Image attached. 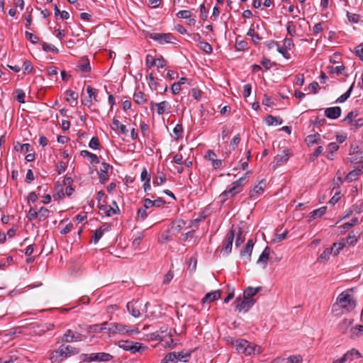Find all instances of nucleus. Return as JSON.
<instances>
[{
    "mask_svg": "<svg viewBox=\"0 0 363 363\" xmlns=\"http://www.w3.org/2000/svg\"><path fill=\"white\" fill-rule=\"evenodd\" d=\"M245 179L246 177H240L239 179L233 182L227 189L220 194V202L223 203L230 197H233L240 193L242 189Z\"/></svg>",
    "mask_w": 363,
    "mask_h": 363,
    "instance_id": "1",
    "label": "nucleus"
},
{
    "mask_svg": "<svg viewBox=\"0 0 363 363\" xmlns=\"http://www.w3.org/2000/svg\"><path fill=\"white\" fill-rule=\"evenodd\" d=\"M79 350L71 345H61L57 350H54L51 354L52 362H62L64 359L71 355L78 354Z\"/></svg>",
    "mask_w": 363,
    "mask_h": 363,
    "instance_id": "2",
    "label": "nucleus"
},
{
    "mask_svg": "<svg viewBox=\"0 0 363 363\" xmlns=\"http://www.w3.org/2000/svg\"><path fill=\"white\" fill-rule=\"evenodd\" d=\"M335 304L338 307L344 308L347 311H350L355 307L356 301L351 296L349 291H345L337 296Z\"/></svg>",
    "mask_w": 363,
    "mask_h": 363,
    "instance_id": "3",
    "label": "nucleus"
},
{
    "mask_svg": "<svg viewBox=\"0 0 363 363\" xmlns=\"http://www.w3.org/2000/svg\"><path fill=\"white\" fill-rule=\"evenodd\" d=\"M109 333L111 334H121V335H133L138 334L140 331L138 328H132L130 325H124L119 323H110L109 328H108Z\"/></svg>",
    "mask_w": 363,
    "mask_h": 363,
    "instance_id": "4",
    "label": "nucleus"
},
{
    "mask_svg": "<svg viewBox=\"0 0 363 363\" xmlns=\"http://www.w3.org/2000/svg\"><path fill=\"white\" fill-rule=\"evenodd\" d=\"M191 352H172L167 354L160 363L187 362L191 357Z\"/></svg>",
    "mask_w": 363,
    "mask_h": 363,
    "instance_id": "5",
    "label": "nucleus"
},
{
    "mask_svg": "<svg viewBox=\"0 0 363 363\" xmlns=\"http://www.w3.org/2000/svg\"><path fill=\"white\" fill-rule=\"evenodd\" d=\"M150 305L146 302L144 305L142 301H131L127 303V308L130 313L135 318L140 317L143 313L147 312V307Z\"/></svg>",
    "mask_w": 363,
    "mask_h": 363,
    "instance_id": "6",
    "label": "nucleus"
},
{
    "mask_svg": "<svg viewBox=\"0 0 363 363\" xmlns=\"http://www.w3.org/2000/svg\"><path fill=\"white\" fill-rule=\"evenodd\" d=\"M118 346L124 350L129 351L132 353L140 352L143 347V344L130 340H121L118 342Z\"/></svg>",
    "mask_w": 363,
    "mask_h": 363,
    "instance_id": "7",
    "label": "nucleus"
},
{
    "mask_svg": "<svg viewBox=\"0 0 363 363\" xmlns=\"http://www.w3.org/2000/svg\"><path fill=\"white\" fill-rule=\"evenodd\" d=\"M255 300H248L245 297H238L235 301V311L247 312L254 305Z\"/></svg>",
    "mask_w": 363,
    "mask_h": 363,
    "instance_id": "8",
    "label": "nucleus"
},
{
    "mask_svg": "<svg viewBox=\"0 0 363 363\" xmlns=\"http://www.w3.org/2000/svg\"><path fill=\"white\" fill-rule=\"evenodd\" d=\"M150 38L152 40L158 42L160 44H164L166 43H171L172 40L174 38L173 35L171 33H153L149 35Z\"/></svg>",
    "mask_w": 363,
    "mask_h": 363,
    "instance_id": "9",
    "label": "nucleus"
},
{
    "mask_svg": "<svg viewBox=\"0 0 363 363\" xmlns=\"http://www.w3.org/2000/svg\"><path fill=\"white\" fill-rule=\"evenodd\" d=\"M361 357L359 352L355 349L347 351L341 358L335 360L333 363H345L347 361H352L354 359Z\"/></svg>",
    "mask_w": 363,
    "mask_h": 363,
    "instance_id": "10",
    "label": "nucleus"
},
{
    "mask_svg": "<svg viewBox=\"0 0 363 363\" xmlns=\"http://www.w3.org/2000/svg\"><path fill=\"white\" fill-rule=\"evenodd\" d=\"M235 237V232L230 230L226 234L225 240L223 242V247L222 250L224 251L225 254L228 255L232 251L233 242Z\"/></svg>",
    "mask_w": 363,
    "mask_h": 363,
    "instance_id": "11",
    "label": "nucleus"
},
{
    "mask_svg": "<svg viewBox=\"0 0 363 363\" xmlns=\"http://www.w3.org/2000/svg\"><path fill=\"white\" fill-rule=\"evenodd\" d=\"M157 108V113L158 115L164 114L167 111L171 108L170 104L167 101H163L160 103H155L153 101L150 102V108L153 110V108Z\"/></svg>",
    "mask_w": 363,
    "mask_h": 363,
    "instance_id": "12",
    "label": "nucleus"
},
{
    "mask_svg": "<svg viewBox=\"0 0 363 363\" xmlns=\"http://www.w3.org/2000/svg\"><path fill=\"white\" fill-rule=\"evenodd\" d=\"M230 343L241 354L246 352V348L249 345V342L243 339L231 340Z\"/></svg>",
    "mask_w": 363,
    "mask_h": 363,
    "instance_id": "13",
    "label": "nucleus"
},
{
    "mask_svg": "<svg viewBox=\"0 0 363 363\" xmlns=\"http://www.w3.org/2000/svg\"><path fill=\"white\" fill-rule=\"evenodd\" d=\"M254 246V242L252 240H249L245 247L241 251L240 255L243 259H246L247 261L250 262L251 259V255Z\"/></svg>",
    "mask_w": 363,
    "mask_h": 363,
    "instance_id": "14",
    "label": "nucleus"
},
{
    "mask_svg": "<svg viewBox=\"0 0 363 363\" xmlns=\"http://www.w3.org/2000/svg\"><path fill=\"white\" fill-rule=\"evenodd\" d=\"M99 210L106 216H112L115 214L118 213L120 211L118 206H116V208H113L110 206H107L106 204L102 203L99 204Z\"/></svg>",
    "mask_w": 363,
    "mask_h": 363,
    "instance_id": "15",
    "label": "nucleus"
},
{
    "mask_svg": "<svg viewBox=\"0 0 363 363\" xmlns=\"http://www.w3.org/2000/svg\"><path fill=\"white\" fill-rule=\"evenodd\" d=\"M363 172V164L357 166L354 169L350 171L345 177V180L352 182L357 179L358 177Z\"/></svg>",
    "mask_w": 363,
    "mask_h": 363,
    "instance_id": "16",
    "label": "nucleus"
},
{
    "mask_svg": "<svg viewBox=\"0 0 363 363\" xmlns=\"http://www.w3.org/2000/svg\"><path fill=\"white\" fill-rule=\"evenodd\" d=\"M103 168L98 172L99 182L101 184H105L108 180V170L111 167L106 162H103L101 163Z\"/></svg>",
    "mask_w": 363,
    "mask_h": 363,
    "instance_id": "17",
    "label": "nucleus"
},
{
    "mask_svg": "<svg viewBox=\"0 0 363 363\" xmlns=\"http://www.w3.org/2000/svg\"><path fill=\"white\" fill-rule=\"evenodd\" d=\"M112 358V355L106 352L92 353L89 357L91 361L108 362L110 361Z\"/></svg>",
    "mask_w": 363,
    "mask_h": 363,
    "instance_id": "18",
    "label": "nucleus"
},
{
    "mask_svg": "<svg viewBox=\"0 0 363 363\" xmlns=\"http://www.w3.org/2000/svg\"><path fill=\"white\" fill-rule=\"evenodd\" d=\"M341 108L339 106L327 108L325 110V115L331 119H336L340 116Z\"/></svg>",
    "mask_w": 363,
    "mask_h": 363,
    "instance_id": "19",
    "label": "nucleus"
},
{
    "mask_svg": "<svg viewBox=\"0 0 363 363\" xmlns=\"http://www.w3.org/2000/svg\"><path fill=\"white\" fill-rule=\"evenodd\" d=\"M291 154L289 150H284L281 154L277 155L274 160V162L276 163L277 166L281 165L282 164L286 162Z\"/></svg>",
    "mask_w": 363,
    "mask_h": 363,
    "instance_id": "20",
    "label": "nucleus"
},
{
    "mask_svg": "<svg viewBox=\"0 0 363 363\" xmlns=\"http://www.w3.org/2000/svg\"><path fill=\"white\" fill-rule=\"evenodd\" d=\"M220 297V290L213 291L209 292L205 295L203 298L201 303L204 305L206 302H212L213 301L219 299Z\"/></svg>",
    "mask_w": 363,
    "mask_h": 363,
    "instance_id": "21",
    "label": "nucleus"
},
{
    "mask_svg": "<svg viewBox=\"0 0 363 363\" xmlns=\"http://www.w3.org/2000/svg\"><path fill=\"white\" fill-rule=\"evenodd\" d=\"M270 255V248L269 247H266L262 254L260 255L257 264H261L263 269H265L267 264V261L269 260Z\"/></svg>",
    "mask_w": 363,
    "mask_h": 363,
    "instance_id": "22",
    "label": "nucleus"
},
{
    "mask_svg": "<svg viewBox=\"0 0 363 363\" xmlns=\"http://www.w3.org/2000/svg\"><path fill=\"white\" fill-rule=\"evenodd\" d=\"M265 186V182L264 181H261L259 184L254 186V188L250 191L249 195L250 198H254L257 196L261 195L264 191V188Z\"/></svg>",
    "mask_w": 363,
    "mask_h": 363,
    "instance_id": "23",
    "label": "nucleus"
},
{
    "mask_svg": "<svg viewBox=\"0 0 363 363\" xmlns=\"http://www.w3.org/2000/svg\"><path fill=\"white\" fill-rule=\"evenodd\" d=\"M262 352V349L260 346L251 343L249 342V345L246 348L245 355H255Z\"/></svg>",
    "mask_w": 363,
    "mask_h": 363,
    "instance_id": "24",
    "label": "nucleus"
},
{
    "mask_svg": "<svg viewBox=\"0 0 363 363\" xmlns=\"http://www.w3.org/2000/svg\"><path fill=\"white\" fill-rule=\"evenodd\" d=\"M350 157L348 160L350 162L354 164H359V165L363 164V151H357L353 153H351Z\"/></svg>",
    "mask_w": 363,
    "mask_h": 363,
    "instance_id": "25",
    "label": "nucleus"
},
{
    "mask_svg": "<svg viewBox=\"0 0 363 363\" xmlns=\"http://www.w3.org/2000/svg\"><path fill=\"white\" fill-rule=\"evenodd\" d=\"M185 224L186 223L183 220H179L172 222L170 225V230L172 231V234L174 235L179 233L184 227Z\"/></svg>",
    "mask_w": 363,
    "mask_h": 363,
    "instance_id": "26",
    "label": "nucleus"
},
{
    "mask_svg": "<svg viewBox=\"0 0 363 363\" xmlns=\"http://www.w3.org/2000/svg\"><path fill=\"white\" fill-rule=\"evenodd\" d=\"M262 287H256L253 288L251 286H248L243 293V296L245 297L248 300H254L252 297L255 296L260 290Z\"/></svg>",
    "mask_w": 363,
    "mask_h": 363,
    "instance_id": "27",
    "label": "nucleus"
},
{
    "mask_svg": "<svg viewBox=\"0 0 363 363\" xmlns=\"http://www.w3.org/2000/svg\"><path fill=\"white\" fill-rule=\"evenodd\" d=\"M133 101L139 105H143L147 101V96L141 91H135L133 95Z\"/></svg>",
    "mask_w": 363,
    "mask_h": 363,
    "instance_id": "28",
    "label": "nucleus"
},
{
    "mask_svg": "<svg viewBox=\"0 0 363 363\" xmlns=\"http://www.w3.org/2000/svg\"><path fill=\"white\" fill-rule=\"evenodd\" d=\"M111 128L115 131L119 130L123 135H126L128 133L126 126L125 125L121 124L120 121L116 118H113V120Z\"/></svg>",
    "mask_w": 363,
    "mask_h": 363,
    "instance_id": "29",
    "label": "nucleus"
},
{
    "mask_svg": "<svg viewBox=\"0 0 363 363\" xmlns=\"http://www.w3.org/2000/svg\"><path fill=\"white\" fill-rule=\"evenodd\" d=\"M77 67L82 72H89L91 71L89 61L86 57L81 58L79 61Z\"/></svg>",
    "mask_w": 363,
    "mask_h": 363,
    "instance_id": "30",
    "label": "nucleus"
},
{
    "mask_svg": "<svg viewBox=\"0 0 363 363\" xmlns=\"http://www.w3.org/2000/svg\"><path fill=\"white\" fill-rule=\"evenodd\" d=\"M352 324V320L344 319L338 324L337 328L342 333H346L349 329H351Z\"/></svg>",
    "mask_w": 363,
    "mask_h": 363,
    "instance_id": "31",
    "label": "nucleus"
},
{
    "mask_svg": "<svg viewBox=\"0 0 363 363\" xmlns=\"http://www.w3.org/2000/svg\"><path fill=\"white\" fill-rule=\"evenodd\" d=\"M363 333V325H357L354 327H352L350 329V337L352 339H356L361 336Z\"/></svg>",
    "mask_w": 363,
    "mask_h": 363,
    "instance_id": "32",
    "label": "nucleus"
},
{
    "mask_svg": "<svg viewBox=\"0 0 363 363\" xmlns=\"http://www.w3.org/2000/svg\"><path fill=\"white\" fill-rule=\"evenodd\" d=\"M282 122V119L279 117L273 116L272 115H268L266 117V123L268 125H280Z\"/></svg>",
    "mask_w": 363,
    "mask_h": 363,
    "instance_id": "33",
    "label": "nucleus"
},
{
    "mask_svg": "<svg viewBox=\"0 0 363 363\" xmlns=\"http://www.w3.org/2000/svg\"><path fill=\"white\" fill-rule=\"evenodd\" d=\"M320 140V135L318 133L309 135L306 138V143L308 146L313 145L314 144L318 143Z\"/></svg>",
    "mask_w": 363,
    "mask_h": 363,
    "instance_id": "34",
    "label": "nucleus"
},
{
    "mask_svg": "<svg viewBox=\"0 0 363 363\" xmlns=\"http://www.w3.org/2000/svg\"><path fill=\"white\" fill-rule=\"evenodd\" d=\"M327 210L326 206H322L318 209H315L310 213V217L312 219H315L317 218H320L322 216H323Z\"/></svg>",
    "mask_w": 363,
    "mask_h": 363,
    "instance_id": "35",
    "label": "nucleus"
},
{
    "mask_svg": "<svg viewBox=\"0 0 363 363\" xmlns=\"http://www.w3.org/2000/svg\"><path fill=\"white\" fill-rule=\"evenodd\" d=\"M280 230H281V229H279V228H277L276 230L275 238H273V240H272V241L274 242H279L286 239V235L288 234V230H284L282 233H279Z\"/></svg>",
    "mask_w": 363,
    "mask_h": 363,
    "instance_id": "36",
    "label": "nucleus"
},
{
    "mask_svg": "<svg viewBox=\"0 0 363 363\" xmlns=\"http://www.w3.org/2000/svg\"><path fill=\"white\" fill-rule=\"evenodd\" d=\"M171 233L172 231L170 230V229H168L162 233L160 238L158 240V242L163 244L170 241L172 240Z\"/></svg>",
    "mask_w": 363,
    "mask_h": 363,
    "instance_id": "37",
    "label": "nucleus"
},
{
    "mask_svg": "<svg viewBox=\"0 0 363 363\" xmlns=\"http://www.w3.org/2000/svg\"><path fill=\"white\" fill-rule=\"evenodd\" d=\"M81 155L83 157H87L89 158L91 162L98 164L99 163V160L96 155L93 154L87 150L81 151Z\"/></svg>",
    "mask_w": 363,
    "mask_h": 363,
    "instance_id": "38",
    "label": "nucleus"
},
{
    "mask_svg": "<svg viewBox=\"0 0 363 363\" xmlns=\"http://www.w3.org/2000/svg\"><path fill=\"white\" fill-rule=\"evenodd\" d=\"M74 332L69 329L62 337V341L65 342H72L74 341Z\"/></svg>",
    "mask_w": 363,
    "mask_h": 363,
    "instance_id": "39",
    "label": "nucleus"
},
{
    "mask_svg": "<svg viewBox=\"0 0 363 363\" xmlns=\"http://www.w3.org/2000/svg\"><path fill=\"white\" fill-rule=\"evenodd\" d=\"M107 325V322H104L102 324H95L93 325H89L88 327V330L89 332H93V333H100L102 330L106 329V328L104 327V325Z\"/></svg>",
    "mask_w": 363,
    "mask_h": 363,
    "instance_id": "40",
    "label": "nucleus"
},
{
    "mask_svg": "<svg viewBox=\"0 0 363 363\" xmlns=\"http://www.w3.org/2000/svg\"><path fill=\"white\" fill-rule=\"evenodd\" d=\"M346 246L345 239H342L339 242H335L333 245L332 249L334 251V255H337L339 254L340 251L342 250Z\"/></svg>",
    "mask_w": 363,
    "mask_h": 363,
    "instance_id": "41",
    "label": "nucleus"
},
{
    "mask_svg": "<svg viewBox=\"0 0 363 363\" xmlns=\"http://www.w3.org/2000/svg\"><path fill=\"white\" fill-rule=\"evenodd\" d=\"M358 240L357 236L354 232H351L345 240V244L354 246Z\"/></svg>",
    "mask_w": 363,
    "mask_h": 363,
    "instance_id": "42",
    "label": "nucleus"
},
{
    "mask_svg": "<svg viewBox=\"0 0 363 363\" xmlns=\"http://www.w3.org/2000/svg\"><path fill=\"white\" fill-rule=\"evenodd\" d=\"M30 145L28 143L25 144H21L20 143H16V144L14 146V149L18 152H28L30 150Z\"/></svg>",
    "mask_w": 363,
    "mask_h": 363,
    "instance_id": "43",
    "label": "nucleus"
},
{
    "mask_svg": "<svg viewBox=\"0 0 363 363\" xmlns=\"http://www.w3.org/2000/svg\"><path fill=\"white\" fill-rule=\"evenodd\" d=\"M354 86V83L350 86L349 89L343 94H342L337 100L336 102L337 103H342L345 101L350 96L352 89Z\"/></svg>",
    "mask_w": 363,
    "mask_h": 363,
    "instance_id": "44",
    "label": "nucleus"
},
{
    "mask_svg": "<svg viewBox=\"0 0 363 363\" xmlns=\"http://www.w3.org/2000/svg\"><path fill=\"white\" fill-rule=\"evenodd\" d=\"M41 45L43 47V50L45 52H52L54 53H57L59 52L58 49L55 48L53 45L48 44L45 42H43Z\"/></svg>",
    "mask_w": 363,
    "mask_h": 363,
    "instance_id": "45",
    "label": "nucleus"
},
{
    "mask_svg": "<svg viewBox=\"0 0 363 363\" xmlns=\"http://www.w3.org/2000/svg\"><path fill=\"white\" fill-rule=\"evenodd\" d=\"M38 218L40 220H45L49 216L50 211L45 207H41L38 211Z\"/></svg>",
    "mask_w": 363,
    "mask_h": 363,
    "instance_id": "46",
    "label": "nucleus"
},
{
    "mask_svg": "<svg viewBox=\"0 0 363 363\" xmlns=\"http://www.w3.org/2000/svg\"><path fill=\"white\" fill-rule=\"evenodd\" d=\"M272 44L277 45V51L281 53L285 58L289 59L290 57V54L286 48L280 47L277 43H274V41H272Z\"/></svg>",
    "mask_w": 363,
    "mask_h": 363,
    "instance_id": "47",
    "label": "nucleus"
},
{
    "mask_svg": "<svg viewBox=\"0 0 363 363\" xmlns=\"http://www.w3.org/2000/svg\"><path fill=\"white\" fill-rule=\"evenodd\" d=\"M333 251V250L332 248H326L320 255L319 259L323 261H328Z\"/></svg>",
    "mask_w": 363,
    "mask_h": 363,
    "instance_id": "48",
    "label": "nucleus"
},
{
    "mask_svg": "<svg viewBox=\"0 0 363 363\" xmlns=\"http://www.w3.org/2000/svg\"><path fill=\"white\" fill-rule=\"evenodd\" d=\"M86 91L89 94V97L90 99H94L95 101H97L96 99V95H97V90L96 89L92 88L91 86H88L86 87ZM90 102H91V100H90Z\"/></svg>",
    "mask_w": 363,
    "mask_h": 363,
    "instance_id": "49",
    "label": "nucleus"
},
{
    "mask_svg": "<svg viewBox=\"0 0 363 363\" xmlns=\"http://www.w3.org/2000/svg\"><path fill=\"white\" fill-rule=\"evenodd\" d=\"M199 47L201 50L204 51L206 53H211L212 52L211 45L206 42H200Z\"/></svg>",
    "mask_w": 363,
    "mask_h": 363,
    "instance_id": "50",
    "label": "nucleus"
},
{
    "mask_svg": "<svg viewBox=\"0 0 363 363\" xmlns=\"http://www.w3.org/2000/svg\"><path fill=\"white\" fill-rule=\"evenodd\" d=\"M323 148L322 146H318L315 151L310 155L309 160L310 161H314L315 158H317L323 152Z\"/></svg>",
    "mask_w": 363,
    "mask_h": 363,
    "instance_id": "51",
    "label": "nucleus"
},
{
    "mask_svg": "<svg viewBox=\"0 0 363 363\" xmlns=\"http://www.w3.org/2000/svg\"><path fill=\"white\" fill-rule=\"evenodd\" d=\"M146 211H147V208H145V207L139 208L138 211L136 219L141 220H145L147 216Z\"/></svg>",
    "mask_w": 363,
    "mask_h": 363,
    "instance_id": "52",
    "label": "nucleus"
},
{
    "mask_svg": "<svg viewBox=\"0 0 363 363\" xmlns=\"http://www.w3.org/2000/svg\"><path fill=\"white\" fill-rule=\"evenodd\" d=\"M328 69L330 73L342 74V71L345 69V67L343 65L337 67L328 66Z\"/></svg>",
    "mask_w": 363,
    "mask_h": 363,
    "instance_id": "53",
    "label": "nucleus"
},
{
    "mask_svg": "<svg viewBox=\"0 0 363 363\" xmlns=\"http://www.w3.org/2000/svg\"><path fill=\"white\" fill-rule=\"evenodd\" d=\"M67 94V101H69L71 100L72 101H77L78 99V94L74 91L72 90H67L66 91Z\"/></svg>",
    "mask_w": 363,
    "mask_h": 363,
    "instance_id": "54",
    "label": "nucleus"
},
{
    "mask_svg": "<svg viewBox=\"0 0 363 363\" xmlns=\"http://www.w3.org/2000/svg\"><path fill=\"white\" fill-rule=\"evenodd\" d=\"M166 181V177L164 174L161 173L160 175L157 176L153 182V184L155 186H160L162 184Z\"/></svg>",
    "mask_w": 363,
    "mask_h": 363,
    "instance_id": "55",
    "label": "nucleus"
},
{
    "mask_svg": "<svg viewBox=\"0 0 363 363\" xmlns=\"http://www.w3.org/2000/svg\"><path fill=\"white\" fill-rule=\"evenodd\" d=\"M25 35L26 38L33 44H35L39 41V38L38 36L33 35V33L28 31H26Z\"/></svg>",
    "mask_w": 363,
    "mask_h": 363,
    "instance_id": "56",
    "label": "nucleus"
},
{
    "mask_svg": "<svg viewBox=\"0 0 363 363\" xmlns=\"http://www.w3.org/2000/svg\"><path fill=\"white\" fill-rule=\"evenodd\" d=\"M16 99L18 102L23 104L25 103V97L26 94L25 92L21 89H17L16 90Z\"/></svg>",
    "mask_w": 363,
    "mask_h": 363,
    "instance_id": "57",
    "label": "nucleus"
},
{
    "mask_svg": "<svg viewBox=\"0 0 363 363\" xmlns=\"http://www.w3.org/2000/svg\"><path fill=\"white\" fill-rule=\"evenodd\" d=\"M245 240V236L242 235L241 229H239L237 233V238L235 240V246L239 247Z\"/></svg>",
    "mask_w": 363,
    "mask_h": 363,
    "instance_id": "58",
    "label": "nucleus"
},
{
    "mask_svg": "<svg viewBox=\"0 0 363 363\" xmlns=\"http://www.w3.org/2000/svg\"><path fill=\"white\" fill-rule=\"evenodd\" d=\"M38 217V211H36L34 208H30L27 213V218L31 221V220H35Z\"/></svg>",
    "mask_w": 363,
    "mask_h": 363,
    "instance_id": "59",
    "label": "nucleus"
},
{
    "mask_svg": "<svg viewBox=\"0 0 363 363\" xmlns=\"http://www.w3.org/2000/svg\"><path fill=\"white\" fill-rule=\"evenodd\" d=\"M157 59L154 58L152 55H147L146 56V65L149 67H151L154 65H156Z\"/></svg>",
    "mask_w": 363,
    "mask_h": 363,
    "instance_id": "60",
    "label": "nucleus"
},
{
    "mask_svg": "<svg viewBox=\"0 0 363 363\" xmlns=\"http://www.w3.org/2000/svg\"><path fill=\"white\" fill-rule=\"evenodd\" d=\"M173 132L176 135V138L177 139H179V138L182 137V133H183V128H182V125H180V124H177L174 130H173Z\"/></svg>",
    "mask_w": 363,
    "mask_h": 363,
    "instance_id": "61",
    "label": "nucleus"
},
{
    "mask_svg": "<svg viewBox=\"0 0 363 363\" xmlns=\"http://www.w3.org/2000/svg\"><path fill=\"white\" fill-rule=\"evenodd\" d=\"M89 147H91L94 150L97 149L99 146V140L98 138L93 137L89 143Z\"/></svg>",
    "mask_w": 363,
    "mask_h": 363,
    "instance_id": "62",
    "label": "nucleus"
},
{
    "mask_svg": "<svg viewBox=\"0 0 363 363\" xmlns=\"http://www.w3.org/2000/svg\"><path fill=\"white\" fill-rule=\"evenodd\" d=\"M358 116V113L357 111H350L348 113L347 116L344 118V121L352 123L353 118H356Z\"/></svg>",
    "mask_w": 363,
    "mask_h": 363,
    "instance_id": "63",
    "label": "nucleus"
},
{
    "mask_svg": "<svg viewBox=\"0 0 363 363\" xmlns=\"http://www.w3.org/2000/svg\"><path fill=\"white\" fill-rule=\"evenodd\" d=\"M355 52L357 55L363 60V45H359L356 47L355 48Z\"/></svg>",
    "mask_w": 363,
    "mask_h": 363,
    "instance_id": "64",
    "label": "nucleus"
}]
</instances>
